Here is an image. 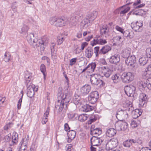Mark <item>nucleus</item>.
Wrapping results in <instances>:
<instances>
[{"label":"nucleus","instance_id":"f257e3e1","mask_svg":"<svg viewBox=\"0 0 151 151\" xmlns=\"http://www.w3.org/2000/svg\"><path fill=\"white\" fill-rule=\"evenodd\" d=\"M58 100L55 103V107L59 112H61L63 109H66L70 98L69 95L66 93L63 94L60 91L58 93Z\"/></svg>","mask_w":151,"mask_h":151},{"label":"nucleus","instance_id":"f03ea898","mask_svg":"<svg viewBox=\"0 0 151 151\" xmlns=\"http://www.w3.org/2000/svg\"><path fill=\"white\" fill-rule=\"evenodd\" d=\"M50 23L51 24L56 26L62 27L67 24L68 22L67 19H57L55 17H52L50 19Z\"/></svg>","mask_w":151,"mask_h":151},{"label":"nucleus","instance_id":"7ed1b4c3","mask_svg":"<svg viewBox=\"0 0 151 151\" xmlns=\"http://www.w3.org/2000/svg\"><path fill=\"white\" fill-rule=\"evenodd\" d=\"M98 71L101 76L109 78L112 73V70L108 67L102 66L99 67Z\"/></svg>","mask_w":151,"mask_h":151},{"label":"nucleus","instance_id":"20e7f679","mask_svg":"<svg viewBox=\"0 0 151 151\" xmlns=\"http://www.w3.org/2000/svg\"><path fill=\"white\" fill-rule=\"evenodd\" d=\"M121 78L123 82L128 83L133 81L134 75L133 73L130 72L124 73L121 76Z\"/></svg>","mask_w":151,"mask_h":151},{"label":"nucleus","instance_id":"39448f33","mask_svg":"<svg viewBox=\"0 0 151 151\" xmlns=\"http://www.w3.org/2000/svg\"><path fill=\"white\" fill-rule=\"evenodd\" d=\"M118 142L116 138H113L110 139L106 143V150H110L116 147L118 145Z\"/></svg>","mask_w":151,"mask_h":151},{"label":"nucleus","instance_id":"423d86ee","mask_svg":"<svg viewBox=\"0 0 151 151\" xmlns=\"http://www.w3.org/2000/svg\"><path fill=\"white\" fill-rule=\"evenodd\" d=\"M125 93L129 97H132L134 96L135 93L136 88L132 85H130L129 86H126L124 88Z\"/></svg>","mask_w":151,"mask_h":151},{"label":"nucleus","instance_id":"0eeeda50","mask_svg":"<svg viewBox=\"0 0 151 151\" xmlns=\"http://www.w3.org/2000/svg\"><path fill=\"white\" fill-rule=\"evenodd\" d=\"M129 109L130 108H129L128 109L121 110L116 114V118L119 121H122V120H121L122 119H123L125 118H127L128 115L127 111H129Z\"/></svg>","mask_w":151,"mask_h":151},{"label":"nucleus","instance_id":"6e6552de","mask_svg":"<svg viewBox=\"0 0 151 151\" xmlns=\"http://www.w3.org/2000/svg\"><path fill=\"white\" fill-rule=\"evenodd\" d=\"M99 98V93L97 91L91 92L88 97L89 102L92 104H94L97 101Z\"/></svg>","mask_w":151,"mask_h":151},{"label":"nucleus","instance_id":"1a4fd4ad","mask_svg":"<svg viewBox=\"0 0 151 151\" xmlns=\"http://www.w3.org/2000/svg\"><path fill=\"white\" fill-rule=\"evenodd\" d=\"M90 81L91 83L93 85L97 86L101 83V85H103V81L98 78V76L96 74L91 76Z\"/></svg>","mask_w":151,"mask_h":151},{"label":"nucleus","instance_id":"9d476101","mask_svg":"<svg viewBox=\"0 0 151 151\" xmlns=\"http://www.w3.org/2000/svg\"><path fill=\"white\" fill-rule=\"evenodd\" d=\"M127 124L121 120L116 122L115 126L116 129L119 130H124L127 128Z\"/></svg>","mask_w":151,"mask_h":151},{"label":"nucleus","instance_id":"9b49d317","mask_svg":"<svg viewBox=\"0 0 151 151\" xmlns=\"http://www.w3.org/2000/svg\"><path fill=\"white\" fill-rule=\"evenodd\" d=\"M148 98L146 95L145 93L141 94L140 96V100L139 103V107H145L146 106Z\"/></svg>","mask_w":151,"mask_h":151},{"label":"nucleus","instance_id":"f8f14e48","mask_svg":"<svg viewBox=\"0 0 151 151\" xmlns=\"http://www.w3.org/2000/svg\"><path fill=\"white\" fill-rule=\"evenodd\" d=\"M107 43V41L105 39L98 37L94 39L91 42V44L92 46L98 44L102 45H104Z\"/></svg>","mask_w":151,"mask_h":151},{"label":"nucleus","instance_id":"ddd939ff","mask_svg":"<svg viewBox=\"0 0 151 151\" xmlns=\"http://www.w3.org/2000/svg\"><path fill=\"white\" fill-rule=\"evenodd\" d=\"M136 62V58L134 55L128 56L125 60L126 64L129 66H133Z\"/></svg>","mask_w":151,"mask_h":151},{"label":"nucleus","instance_id":"4468645a","mask_svg":"<svg viewBox=\"0 0 151 151\" xmlns=\"http://www.w3.org/2000/svg\"><path fill=\"white\" fill-rule=\"evenodd\" d=\"M82 14L80 12H76L74 15L71 17L70 20L72 23H73V25H75L77 24L79 19L81 18Z\"/></svg>","mask_w":151,"mask_h":151},{"label":"nucleus","instance_id":"2eb2a0df","mask_svg":"<svg viewBox=\"0 0 151 151\" xmlns=\"http://www.w3.org/2000/svg\"><path fill=\"white\" fill-rule=\"evenodd\" d=\"M142 26V22H137L136 23H131V26L135 31L139 32L141 30V28Z\"/></svg>","mask_w":151,"mask_h":151},{"label":"nucleus","instance_id":"dca6fc26","mask_svg":"<svg viewBox=\"0 0 151 151\" xmlns=\"http://www.w3.org/2000/svg\"><path fill=\"white\" fill-rule=\"evenodd\" d=\"M91 86L88 84H86L81 89V93L83 95L87 94L91 90Z\"/></svg>","mask_w":151,"mask_h":151},{"label":"nucleus","instance_id":"f3484780","mask_svg":"<svg viewBox=\"0 0 151 151\" xmlns=\"http://www.w3.org/2000/svg\"><path fill=\"white\" fill-rule=\"evenodd\" d=\"M91 142L92 146H98L100 144L102 140L100 138L93 136L91 139Z\"/></svg>","mask_w":151,"mask_h":151},{"label":"nucleus","instance_id":"a211bd4d","mask_svg":"<svg viewBox=\"0 0 151 151\" xmlns=\"http://www.w3.org/2000/svg\"><path fill=\"white\" fill-rule=\"evenodd\" d=\"M34 42H33V43L32 45L34 48H37V47L40 46L42 45H46L47 43V41L46 42L44 41V40H37V39H36L35 40Z\"/></svg>","mask_w":151,"mask_h":151},{"label":"nucleus","instance_id":"6ab92c4d","mask_svg":"<svg viewBox=\"0 0 151 151\" xmlns=\"http://www.w3.org/2000/svg\"><path fill=\"white\" fill-rule=\"evenodd\" d=\"M67 134L68 138L67 139V141L68 142L70 143L75 138L76 136V132L73 130H69Z\"/></svg>","mask_w":151,"mask_h":151},{"label":"nucleus","instance_id":"aec40b11","mask_svg":"<svg viewBox=\"0 0 151 151\" xmlns=\"http://www.w3.org/2000/svg\"><path fill=\"white\" fill-rule=\"evenodd\" d=\"M93 54V50L91 47H88L85 51V56L88 58H91Z\"/></svg>","mask_w":151,"mask_h":151},{"label":"nucleus","instance_id":"412c9836","mask_svg":"<svg viewBox=\"0 0 151 151\" xmlns=\"http://www.w3.org/2000/svg\"><path fill=\"white\" fill-rule=\"evenodd\" d=\"M120 60V56L119 55L115 54L112 56L110 58L109 61L111 63L116 64Z\"/></svg>","mask_w":151,"mask_h":151},{"label":"nucleus","instance_id":"4be33fe9","mask_svg":"<svg viewBox=\"0 0 151 151\" xmlns=\"http://www.w3.org/2000/svg\"><path fill=\"white\" fill-rule=\"evenodd\" d=\"M111 49V47L108 45H106L102 47L100 50V52L101 55H105L108 53Z\"/></svg>","mask_w":151,"mask_h":151},{"label":"nucleus","instance_id":"5701e85b","mask_svg":"<svg viewBox=\"0 0 151 151\" xmlns=\"http://www.w3.org/2000/svg\"><path fill=\"white\" fill-rule=\"evenodd\" d=\"M92 126L91 129V134L93 135V136H96L101 134L102 131L100 128H92Z\"/></svg>","mask_w":151,"mask_h":151},{"label":"nucleus","instance_id":"b1692460","mask_svg":"<svg viewBox=\"0 0 151 151\" xmlns=\"http://www.w3.org/2000/svg\"><path fill=\"white\" fill-rule=\"evenodd\" d=\"M116 133V130L114 128H110L107 129L106 132V134L107 137H111L114 136Z\"/></svg>","mask_w":151,"mask_h":151},{"label":"nucleus","instance_id":"393cba45","mask_svg":"<svg viewBox=\"0 0 151 151\" xmlns=\"http://www.w3.org/2000/svg\"><path fill=\"white\" fill-rule=\"evenodd\" d=\"M24 77L26 80L25 84L27 86L30 83H31L30 81L32 78L31 74L28 71H26L25 72Z\"/></svg>","mask_w":151,"mask_h":151},{"label":"nucleus","instance_id":"a878e982","mask_svg":"<svg viewBox=\"0 0 151 151\" xmlns=\"http://www.w3.org/2000/svg\"><path fill=\"white\" fill-rule=\"evenodd\" d=\"M131 52V50L130 48H126L123 49L122 52V55L124 58L129 56Z\"/></svg>","mask_w":151,"mask_h":151},{"label":"nucleus","instance_id":"bb28decb","mask_svg":"<svg viewBox=\"0 0 151 151\" xmlns=\"http://www.w3.org/2000/svg\"><path fill=\"white\" fill-rule=\"evenodd\" d=\"M27 88V96L29 98L33 97L35 94V92L33 91L32 86H31V83H30L28 86H26Z\"/></svg>","mask_w":151,"mask_h":151},{"label":"nucleus","instance_id":"cd10ccee","mask_svg":"<svg viewBox=\"0 0 151 151\" xmlns=\"http://www.w3.org/2000/svg\"><path fill=\"white\" fill-rule=\"evenodd\" d=\"M142 114V112L141 110L139 109H136L133 110L131 113L132 116L134 119H136L140 116Z\"/></svg>","mask_w":151,"mask_h":151},{"label":"nucleus","instance_id":"c85d7f7f","mask_svg":"<svg viewBox=\"0 0 151 151\" xmlns=\"http://www.w3.org/2000/svg\"><path fill=\"white\" fill-rule=\"evenodd\" d=\"M27 40L28 42L32 45L35 42L36 39L34 37V35L33 34L30 33L27 36Z\"/></svg>","mask_w":151,"mask_h":151},{"label":"nucleus","instance_id":"c756f323","mask_svg":"<svg viewBox=\"0 0 151 151\" xmlns=\"http://www.w3.org/2000/svg\"><path fill=\"white\" fill-rule=\"evenodd\" d=\"M93 107L88 104H86L82 106V110L85 112H87L93 110Z\"/></svg>","mask_w":151,"mask_h":151},{"label":"nucleus","instance_id":"7c9ffc66","mask_svg":"<svg viewBox=\"0 0 151 151\" xmlns=\"http://www.w3.org/2000/svg\"><path fill=\"white\" fill-rule=\"evenodd\" d=\"M97 14V12L96 11H94L90 14H88L87 17L92 22L96 18Z\"/></svg>","mask_w":151,"mask_h":151},{"label":"nucleus","instance_id":"2f4dec72","mask_svg":"<svg viewBox=\"0 0 151 151\" xmlns=\"http://www.w3.org/2000/svg\"><path fill=\"white\" fill-rule=\"evenodd\" d=\"M136 141L133 139H130L129 140H127L123 143V145L126 147H129L132 145V143H135Z\"/></svg>","mask_w":151,"mask_h":151},{"label":"nucleus","instance_id":"473e14b6","mask_svg":"<svg viewBox=\"0 0 151 151\" xmlns=\"http://www.w3.org/2000/svg\"><path fill=\"white\" fill-rule=\"evenodd\" d=\"M91 22L90 20L86 17L82 21L81 23L83 25V27L86 28L90 25Z\"/></svg>","mask_w":151,"mask_h":151},{"label":"nucleus","instance_id":"72a5a7b5","mask_svg":"<svg viewBox=\"0 0 151 151\" xmlns=\"http://www.w3.org/2000/svg\"><path fill=\"white\" fill-rule=\"evenodd\" d=\"M101 33L102 35L104 34L105 37H106L107 35H108L109 29L106 26H103L100 29Z\"/></svg>","mask_w":151,"mask_h":151},{"label":"nucleus","instance_id":"f704fd0d","mask_svg":"<svg viewBox=\"0 0 151 151\" xmlns=\"http://www.w3.org/2000/svg\"><path fill=\"white\" fill-rule=\"evenodd\" d=\"M12 142L13 145H16L18 140V134L16 132H14L13 134L12 137Z\"/></svg>","mask_w":151,"mask_h":151},{"label":"nucleus","instance_id":"c9c22d12","mask_svg":"<svg viewBox=\"0 0 151 151\" xmlns=\"http://www.w3.org/2000/svg\"><path fill=\"white\" fill-rule=\"evenodd\" d=\"M148 60V58L143 56L140 58L139 60V62L140 65L144 66L147 63Z\"/></svg>","mask_w":151,"mask_h":151},{"label":"nucleus","instance_id":"e433bc0d","mask_svg":"<svg viewBox=\"0 0 151 151\" xmlns=\"http://www.w3.org/2000/svg\"><path fill=\"white\" fill-rule=\"evenodd\" d=\"M114 83H117L120 81V75L118 73L114 74L111 77Z\"/></svg>","mask_w":151,"mask_h":151},{"label":"nucleus","instance_id":"4c0bfd02","mask_svg":"<svg viewBox=\"0 0 151 151\" xmlns=\"http://www.w3.org/2000/svg\"><path fill=\"white\" fill-rule=\"evenodd\" d=\"M150 75H151V64L148 66L143 74V76H148Z\"/></svg>","mask_w":151,"mask_h":151},{"label":"nucleus","instance_id":"58836bf2","mask_svg":"<svg viewBox=\"0 0 151 151\" xmlns=\"http://www.w3.org/2000/svg\"><path fill=\"white\" fill-rule=\"evenodd\" d=\"M29 29V28L28 26L25 25H23L19 30V32L22 34H26Z\"/></svg>","mask_w":151,"mask_h":151},{"label":"nucleus","instance_id":"ea45409f","mask_svg":"<svg viewBox=\"0 0 151 151\" xmlns=\"http://www.w3.org/2000/svg\"><path fill=\"white\" fill-rule=\"evenodd\" d=\"M40 71L43 73L44 76V79H45L46 76V66L43 64H42L40 67Z\"/></svg>","mask_w":151,"mask_h":151},{"label":"nucleus","instance_id":"a19ab883","mask_svg":"<svg viewBox=\"0 0 151 151\" xmlns=\"http://www.w3.org/2000/svg\"><path fill=\"white\" fill-rule=\"evenodd\" d=\"M96 64L95 63H92L87 66L88 70L90 71L93 72L96 67Z\"/></svg>","mask_w":151,"mask_h":151},{"label":"nucleus","instance_id":"79ce46f5","mask_svg":"<svg viewBox=\"0 0 151 151\" xmlns=\"http://www.w3.org/2000/svg\"><path fill=\"white\" fill-rule=\"evenodd\" d=\"M11 55L9 52H6L4 55V60L6 62L9 61L10 60Z\"/></svg>","mask_w":151,"mask_h":151},{"label":"nucleus","instance_id":"37998d69","mask_svg":"<svg viewBox=\"0 0 151 151\" xmlns=\"http://www.w3.org/2000/svg\"><path fill=\"white\" fill-rule=\"evenodd\" d=\"M88 45V43L86 42H83L82 43L81 45V49H80V51H78V52H77V49L79 48V47H77L75 51L76 52V53H80L81 52V51L82 50H83L85 47Z\"/></svg>","mask_w":151,"mask_h":151},{"label":"nucleus","instance_id":"c03bdc74","mask_svg":"<svg viewBox=\"0 0 151 151\" xmlns=\"http://www.w3.org/2000/svg\"><path fill=\"white\" fill-rule=\"evenodd\" d=\"M145 86L149 90H151V78H148L146 81Z\"/></svg>","mask_w":151,"mask_h":151},{"label":"nucleus","instance_id":"a18cd8bd","mask_svg":"<svg viewBox=\"0 0 151 151\" xmlns=\"http://www.w3.org/2000/svg\"><path fill=\"white\" fill-rule=\"evenodd\" d=\"M147 13V11H145L142 9H140L139 10L138 12H134V14L137 15H140L141 16H144Z\"/></svg>","mask_w":151,"mask_h":151},{"label":"nucleus","instance_id":"49530a36","mask_svg":"<svg viewBox=\"0 0 151 151\" xmlns=\"http://www.w3.org/2000/svg\"><path fill=\"white\" fill-rule=\"evenodd\" d=\"M87 119V116L86 115L82 114L79 116L78 117V120L79 121L83 122L86 120Z\"/></svg>","mask_w":151,"mask_h":151},{"label":"nucleus","instance_id":"de8ad7c7","mask_svg":"<svg viewBox=\"0 0 151 151\" xmlns=\"http://www.w3.org/2000/svg\"><path fill=\"white\" fill-rule=\"evenodd\" d=\"M141 3L140 0H137L136 2L134 3L133 4V5L134 6H136V8H141L143 7L145 4H142L139 5H138L139 4Z\"/></svg>","mask_w":151,"mask_h":151},{"label":"nucleus","instance_id":"09e8293b","mask_svg":"<svg viewBox=\"0 0 151 151\" xmlns=\"http://www.w3.org/2000/svg\"><path fill=\"white\" fill-rule=\"evenodd\" d=\"M100 47L99 46H96L95 47L94 49V53L96 57H97L101 53L100 52Z\"/></svg>","mask_w":151,"mask_h":151},{"label":"nucleus","instance_id":"8fccbe9b","mask_svg":"<svg viewBox=\"0 0 151 151\" xmlns=\"http://www.w3.org/2000/svg\"><path fill=\"white\" fill-rule=\"evenodd\" d=\"M97 119V116H95L93 115L90 117V119L88 122V124H91L92 122H93L96 121Z\"/></svg>","mask_w":151,"mask_h":151},{"label":"nucleus","instance_id":"3c124183","mask_svg":"<svg viewBox=\"0 0 151 151\" xmlns=\"http://www.w3.org/2000/svg\"><path fill=\"white\" fill-rule=\"evenodd\" d=\"M146 55L147 57L150 58L151 57V48H147L146 50Z\"/></svg>","mask_w":151,"mask_h":151},{"label":"nucleus","instance_id":"603ef678","mask_svg":"<svg viewBox=\"0 0 151 151\" xmlns=\"http://www.w3.org/2000/svg\"><path fill=\"white\" fill-rule=\"evenodd\" d=\"M13 126V123H9L8 124H7L4 127V129L5 130H8L10 128L12 127Z\"/></svg>","mask_w":151,"mask_h":151},{"label":"nucleus","instance_id":"864d4df0","mask_svg":"<svg viewBox=\"0 0 151 151\" xmlns=\"http://www.w3.org/2000/svg\"><path fill=\"white\" fill-rule=\"evenodd\" d=\"M130 124L131 127L132 128H135L137 126V123L136 121L134 120L132 121Z\"/></svg>","mask_w":151,"mask_h":151},{"label":"nucleus","instance_id":"5fc2aeb1","mask_svg":"<svg viewBox=\"0 0 151 151\" xmlns=\"http://www.w3.org/2000/svg\"><path fill=\"white\" fill-rule=\"evenodd\" d=\"M65 40V38L64 37H59L57 42L58 45H60Z\"/></svg>","mask_w":151,"mask_h":151},{"label":"nucleus","instance_id":"6e6d98bb","mask_svg":"<svg viewBox=\"0 0 151 151\" xmlns=\"http://www.w3.org/2000/svg\"><path fill=\"white\" fill-rule=\"evenodd\" d=\"M50 108L49 107H48L46 109V111H45V113L43 116L47 118H48V116L49 114V112H50Z\"/></svg>","mask_w":151,"mask_h":151},{"label":"nucleus","instance_id":"4d7b16f0","mask_svg":"<svg viewBox=\"0 0 151 151\" xmlns=\"http://www.w3.org/2000/svg\"><path fill=\"white\" fill-rule=\"evenodd\" d=\"M124 36H125L126 37H128V35L129 34H132L133 32H129V31L127 30L125 31H123V33H122Z\"/></svg>","mask_w":151,"mask_h":151},{"label":"nucleus","instance_id":"13d9d810","mask_svg":"<svg viewBox=\"0 0 151 151\" xmlns=\"http://www.w3.org/2000/svg\"><path fill=\"white\" fill-rule=\"evenodd\" d=\"M130 9L129 7H127L124 10L121 11L120 12V14L121 15L123 14L128 12Z\"/></svg>","mask_w":151,"mask_h":151},{"label":"nucleus","instance_id":"bf43d9fd","mask_svg":"<svg viewBox=\"0 0 151 151\" xmlns=\"http://www.w3.org/2000/svg\"><path fill=\"white\" fill-rule=\"evenodd\" d=\"M115 29L116 30L121 32V33H123L124 29L119 26L116 25L115 27Z\"/></svg>","mask_w":151,"mask_h":151},{"label":"nucleus","instance_id":"052dcab7","mask_svg":"<svg viewBox=\"0 0 151 151\" xmlns=\"http://www.w3.org/2000/svg\"><path fill=\"white\" fill-rule=\"evenodd\" d=\"M76 58H74L71 59L70 60V65H72L74 64L76 62Z\"/></svg>","mask_w":151,"mask_h":151},{"label":"nucleus","instance_id":"680f3d73","mask_svg":"<svg viewBox=\"0 0 151 151\" xmlns=\"http://www.w3.org/2000/svg\"><path fill=\"white\" fill-rule=\"evenodd\" d=\"M22 101V98H20L18 101L17 104V108L18 109H20L21 108Z\"/></svg>","mask_w":151,"mask_h":151},{"label":"nucleus","instance_id":"e2e57ef3","mask_svg":"<svg viewBox=\"0 0 151 151\" xmlns=\"http://www.w3.org/2000/svg\"><path fill=\"white\" fill-rule=\"evenodd\" d=\"M122 38L120 36H117L114 38V41H116L117 42L120 41V40Z\"/></svg>","mask_w":151,"mask_h":151},{"label":"nucleus","instance_id":"0e129e2a","mask_svg":"<svg viewBox=\"0 0 151 151\" xmlns=\"http://www.w3.org/2000/svg\"><path fill=\"white\" fill-rule=\"evenodd\" d=\"M64 129L66 131H68L70 129L67 123H65L64 125Z\"/></svg>","mask_w":151,"mask_h":151},{"label":"nucleus","instance_id":"69168bd1","mask_svg":"<svg viewBox=\"0 0 151 151\" xmlns=\"http://www.w3.org/2000/svg\"><path fill=\"white\" fill-rule=\"evenodd\" d=\"M48 121V118L43 117L42 123L43 124H45Z\"/></svg>","mask_w":151,"mask_h":151},{"label":"nucleus","instance_id":"338daca9","mask_svg":"<svg viewBox=\"0 0 151 151\" xmlns=\"http://www.w3.org/2000/svg\"><path fill=\"white\" fill-rule=\"evenodd\" d=\"M140 151H151V149L148 147H143L141 148Z\"/></svg>","mask_w":151,"mask_h":151},{"label":"nucleus","instance_id":"774afa93","mask_svg":"<svg viewBox=\"0 0 151 151\" xmlns=\"http://www.w3.org/2000/svg\"><path fill=\"white\" fill-rule=\"evenodd\" d=\"M5 98L4 97H0V105L3 104Z\"/></svg>","mask_w":151,"mask_h":151}]
</instances>
